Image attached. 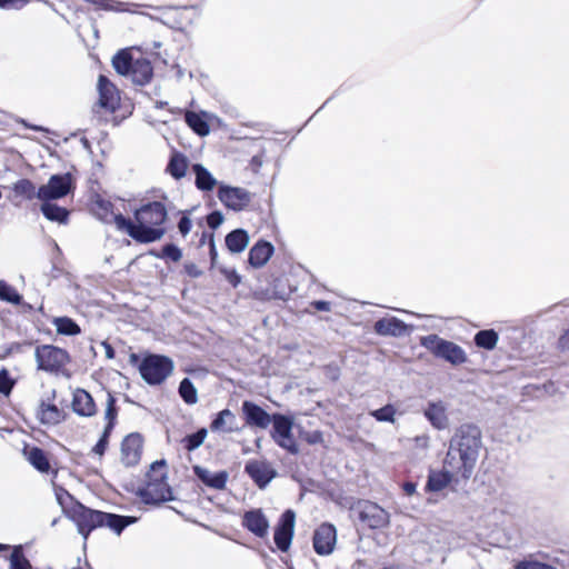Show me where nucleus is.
I'll list each match as a JSON object with an SVG mask.
<instances>
[{"label":"nucleus","instance_id":"c9c22d12","mask_svg":"<svg viewBox=\"0 0 569 569\" xmlns=\"http://www.w3.org/2000/svg\"><path fill=\"white\" fill-rule=\"evenodd\" d=\"M186 122L197 134L201 137H204L210 132L207 121L196 112L188 111L186 113Z\"/></svg>","mask_w":569,"mask_h":569},{"label":"nucleus","instance_id":"1a4fd4ad","mask_svg":"<svg viewBox=\"0 0 569 569\" xmlns=\"http://www.w3.org/2000/svg\"><path fill=\"white\" fill-rule=\"evenodd\" d=\"M271 422L273 423L272 438L278 446L292 455L299 452V448L292 436L293 419L289 416L274 413Z\"/></svg>","mask_w":569,"mask_h":569},{"label":"nucleus","instance_id":"aec40b11","mask_svg":"<svg viewBox=\"0 0 569 569\" xmlns=\"http://www.w3.org/2000/svg\"><path fill=\"white\" fill-rule=\"evenodd\" d=\"M37 418L42 425L57 426L66 420V412L56 405L41 400L37 409Z\"/></svg>","mask_w":569,"mask_h":569},{"label":"nucleus","instance_id":"ddd939ff","mask_svg":"<svg viewBox=\"0 0 569 569\" xmlns=\"http://www.w3.org/2000/svg\"><path fill=\"white\" fill-rule=\"evenodd\" d=\"M97 89L99 92L98 106L107 111L113 112L119 107V91L110 80L100 74L98 78Z\"/></svg>","mask_w":569,"mask_h":569},{"label":"nucleus","instance_id":"680f3d73","mask_svg":"<svg viewBox=\"0 0 569 569\" xmlns=\"http://www.w3.org/2000/svg\"><path fill=\"white\" fill-rule=\"evenodd\" d=\"M109 0H92V2L99 7H102L104 9H112V7L108 6Z\"/></svg>","mask_w":569,"mask_h":569},{"label":"nucleus","instance_id":"e433bc0d","mask_svg":"<svg viewBox=\"0 0 569 569\" xmlns=\"http://www.w3.org/2000/svg\"><path fill=\"white\" fill-rule=\"evenodd\" d=\"M13 191L18 196H22L27 200L38 199V189L29 179H20L13 184Z\"/></svg>","mask_w":569,"mask_h":569},{"label":"nucleus","instance_id":"5fc2aeb1","mask_svg":"<svg viewBox=\"0 0 569 569\" xmlns=\"http://www.w3.org/2000/svg\"><path fill=\"white\" fill-rule=\"evenodd\" d=\"M184 270L192 278H198L202 274V271L193 262H187L184 264Z\"/></svg>","mask_w":569,"mask_h":569},{"label":"nucleus","instance_id":"4468645a","mask_svg":"<svg viewBox=\"0 0 569 569\" xmlns=\"http://www.w3.org/2000/svg\"><path fill=\"white\" fill-rule=\"evenodd\" d=\"M337 531L333 525L322 523L313 535V548L320 556L330 555L336 546Z\"/></svg>","mask_w":569,"mask_h":569},{"label":"nucleus","instance_id":"69168bd1","mask_svg":"<svg viewBox=\"0 0 569 569\" xmlns=\"http://www.w3.org/2000/svg\"><path fill=\"white\" fill-rule=\"evenodd\" d=\"M8 549H9L8 545L0 543V550H8Z\"/></svg>","mask_w":569,"mask_h":569},{"label":"nucleus","instance_id":"b1692460","mask_svg":"<svg viewBox=\"0 0 569 569\" xmlns=\"http://www.w3.org/2000/svg\"><path fill=\"white\" fill-rule=\"evenodd\" d=\"M373 328L380 336L400 337L407 331V325L396 317L379 319Z\"/></svg>","mask_w":569,"mask_h":569},{"label":"nucleus","instance_id":"6ab92c4d","mask_svg":"<svg viewBox=\"0 0 569 569\" xmlns=\"http://www.w3.org/2000/svg\"><path fill=\"white\" fill-rule=\"evenodd\" d=\"M242 525L259 538H263L268 533L269 521L260 509L247 511Z\"/></svg>","mask_w":569,"mask_h":569},{"label":"nucleus","instance_id":"423d86ee","mask_svg":"<svg viewBox=\"0 0 569 569\" xmlns=\"http://www.w3.org/2000/svg\"><path fill=\"white\" fill-rule=\"evenodd\" d=\"M37 369L49 373H58L61 368L70 362L69 353L52 345L38 346L34 350Z\"/></svg>","mask_w":569,"mask_h":569},{"label":"nucleus","instance_id":"de8ad7c7","mask_svg":"<svg viewBox=\"0 0 569 569\" xmlns=\"http://www.w3.org/2000/svg\"><path fill=\"white\" fill-rule=\"evenodd\" d=\"M516 569H557L551 565L537 560H523L517 563Z\"/></svg>","mask_w":569,"mask_h":569},{"label":"nucleus","instance_id":"5701e85b","mask_svg":"<svg viewBox=\"0 0 569 569\" xmlns=\"http://www.w3.org/2000/svg\"><path fill=\"white\" fill-rule=\"evenodd\" d=\"M273 246L268 241H258L249 251L248 261L253 268L263 267L273 253Z\"/></svg>","mask_w":569,"mask_h":569},{"label":"nucleus","instance_id":"49530a36","mask_svg":"<svg viewBox=\"0 0 569 569\" xmlns=\"http://www.w3.org/2000/svg\"><path fill=\"white\" fill-rule=\"evenodd\" d=\"M161 258H168L174 262H178L182 258L181 250L173 243H168L162 248Z\"/></svg>","mask_w":569,"mask_h":569},{"label":"nucleus","instance_id":"f03ea898","mask_svg":"<svg viewBox=\"0 0 569 569\" xmlns=\"http://www.w3.org/2000/svg\"><path fill=\"white\" fill-rule=\"evenodd\" d=\"M481 448V431L475 425H462L452 437L447 452L450 469H460L461 478L469 479Z\"/></svg>","mask_w":569,"mask_h":569},{"label":"nucleus","instance_id":"39448f33","mask_svg":"<svg viewBox=\"0 0 569 569\" xmlns=\"http://www.w3.org/2000/svg\"><path fill=\"white\" fill-rule=\"evenodd\" d=\"M173 361L166 356L149 355L139 366L141 378L149 385H160L173 371Z\"/></svg>","mask_w":569,"mask_h":569},{"label":"nucleus","instance_id":"f3484780","mask_svg":"<svg viewBox=\"0 0 569 569\" xmlns=\"http://www.w3.org/2000/svg\"><path fill=\"white\" fill-rule=\"evenodd\" d=\"M242 412L247 425L251 427L267 429L271 423L272 416L254 402L243 401Z\"/></svg>","mask_w":569,"mask_h":569},{"label":"nucleus","instance_id":"a878e982","mask_svg":"<svg viewBox=\"0 0 569 569\" xmlns=\"http://www.w3.org/2000/svg\"><path fill=\"white\" fill-rule=\"evenodd\" d=\"M41 207L40 210L46 219L58 222L60 224H66L69 220V210L53 203V200H40Z\"/></svg>","mask_w":569,"mask_h":569},{"label":"nucleus","instance_id":"4c0bfd02","mask_svg":"<svg viewBox=\"0 0 569 569\" xmlns=\"http://www.w3.org/2000/svg\"><path fill=\"white\" fill-rule=\"evenodd\" d=\"M57 332L66 336H76L80 333V327L68 317H60L53 320Z\"/></svg>","mask_w":569,"mask_h":569},{"label":"nucleus","instance_id":"7c9ffc66","mask_svg":"<svg viewBox=\"0 0 569 569\" xmlns=\"http://www.w3.org/2000/svg\"><path fill=\"white\" fill-rule=\"evenodd\" d=\"M188 169V158L180 153L173 152L167 166V171L177 180L186 176Z\"/></svg>","mask_w":569,"mask_h":569},{"label":"nucleus","instance_id":"bf43d9fd","mask_svg":"<svg viewBox=\"0 0 569 569\" xmlns=\"http://www.w3.org/2000/svg\"><path fill=\"white\" fill-rule=\"evenodd\" d=\"M23 343H12L8 350L9 353L11 352H20L22 349ZM24 346H31V342H24Z\"/></svg>","mask_w":569,"mask_h":569},{"label":"nucleus","instance_id":"c756f323","mask_svg":"<svg viewBox=\"0 0 569 569\" xmlns=\"http://www.w3.org/2000/svg\"><path fill=\"white\" fill-rule=\"evenodd\" d=\"M236 416L229 410H221L210 425V429L217 432H232L236 427Z\"/></svg>","mask_w":569,"mask_h":569},{"label":"nucleus","instance_id":"393cba45","mask_svg":"<svg viewBox=\"0 0 569 569\" xmlns=\"http://www.w3.org/2000/svg\"><path fill=\"white\" fill-rule=\"evenodd\" d=\"M446 406L442 401L429 402L425 409V416L436 429H445L448 427V417Z\"/></svg>","mask_w":569,"mask_h":569},{"label":"nucleus","instance_id":"603ef678","mask_svg":"<svg viewBox=\"0 0 569 569\" xmlns=\"http://www.w3.org/2000/svg\"><path fill=\"white\" fill-rule=\"evenodd\" d=\"M191 227V220L187 216H183L178 222V229L182 237H186L190 232Z\"/></svg>","mask_w":569,"mask_h":569},{"label":"nucleus","instance_id":"f257e3e1","mask_svg":"<svg viewBox=\"0 0 569 569\" xmlns=\"http://www.w3.org/2000/svg\"><path fill=\"white\" fill-rule=\"evenodd\" d=\"M167 209L162 202L153 201L143 204L134 211V219L137 223H133L129 219L119 214L116 218V226L119 230L126 231L132 239L149 243L160 240L166 230L160 228L167 220Z\"/></svg>","mask_w":569,"mask_h":569},{"label":"nucleus","instance_id":"c85d7f7f","mask_svg":"<svg viewBox=\"0 0 569 569\" xmlns=\"http://www.w3.org/2000/svg\"><path fill=\"white\" fill-rule=\"evenodd\" d=\"M192 170L196 176L194 184L201 191H211L218 183L217 179L201 163H194Z\"/></svg>","mask_w":569,"mask_h":569},{"label":"nucleus","instance_id":"09e8293b","mask_svg":"<svg viewBox=\"0 0 569 569\" xmlns=\"http://www.w3.org/2000/svg\"><path fill=\"white\" fill-rule=\"evenodd\" d=\"M111 432L112 431H107V429H103V432H102L100 439L98 440V442L96 443V446L92 449L94 453H97L99 456H102L104 453Z\"/></svg>","mask_w":569,"mask_h":569},{"label":"nucleus","instance_id":"a18cd8bd","mask_svg":"<svg viewBox=\"0 0 569 569\" xmlns=\"http://www.w3.org/2000/svg\"><path fill=\"white\" fill-rule=\"evenodd\" d=\"M14 386V380L11 379L7 369L0 370V393L9 396Z\"/></svg>","mask_w":569,"mask_h":569},{"label":"nucleus","instance_id":"20e7f679","mask_svg":"<svg viewBox=\"0 0 569 569\" xmlns=\"http://www.w3.org/2000/svg\"><path fill=\"white\" fill-rule=\"evenodd\" d=\"M146 503H160L172 500V491L167 482L166 461H154L147 473V485L139 490Z\"/></svg>","mask_w":569,"mask_h":569},{"label":"nucleus","instance_id":"6e6552de","mask_svg":"<svg viewBox=\"0 0 569 569\" xmlns=\"http://www.w3.org/2000/svg\"><path fill=\"white\" fill-rule=\"evenodd\" d=\"M421 345L431 350L435 356L443 358L452 365H460L466 361V353L458 345L446 341L436 335L422 338Z\"/></svg>","mask_w":569,"mask_h":569},{"label":"nucleus","instance_id":"4be33fe9","mask_svg":"<svg viewBox=\"0 0 569 569\" xmlns=\"http://www.w3.org/2000/svg\"><path fill=\"white\" fill-rule=\"evenodd\" d=\"M194 475L208 487L222 490L226 487L227 480H228V472L227 471H219L217 473H212L207 468H203L201 466H194L193 467Z\"/></svg>","mask_w":569,"mask_h":569},{"label":"nucleus","instance_id":"3c124183","mask_svg":"<svg viewBox=\"0 0 569 569\" xmlns=\"http://www.w3.org/2000/svg\"><path fill=\"white\" fill-rule=\"evenodd\" d=\"M220 272L226 277V279L232 284V287H237L240 281H241V278L240 276L238 274V272L233 269H228L226 267H221L220 268Z\"/></svg>","mask_w":569,"mask_h":569},{"label":"nucleus","instance_id":"a211bd4d","mask_svg":"<svg viewBox=\"0 0 569 569\" xmlns=\"http://www.w3.org/2000/svg\"><path fill=\"white\" fill-rule=\"evenodd\" d=\"M71 408L74 413L81 417H92L97 412L93 398L88 391L81 388L74 390Z\"/></svg>","mask_w":569,"mask_h":569},{"label":"nucleus","instance_id":"ea45409f","mask_svg":"<svg viewBox=\"0 0 569 569\" xmlns=\"http://www.w3.org/2000/svg\"><path fill=\"white\" fill-rule=\"evenodd\" d=\"M207 435L208 430L206 428H200L197 432L187 435L181 442L187 451H193L203 443Z\"/></svg>","mask_w":569,"mask_h":569},{"label":"nucleus","instance_id":"dca6fc26","mask_svg":"<svg viewBox=\"0 0 569 569\" xmlns=\"http://www.w3.org/2000/svg\"><path fill=\"white\" fill-rule=\"evenodd\" d=\"M142 448V438L139 433H130L121 442V461L127 467L139 462Z\"/></svg>","mask_w":569,"mask_h":569},{"label":"nucleus","instance_id":"2f4dec72","mask_svg":"<svg viewBox=\"0 0 569 569\" xmlns=\"http://www.w3.org/2000/svg\"><path fill=\"white\" fill-rule=\"evenodd\" d=\"M27 460L40 472H48L50 470V462L46 452L39 447H32L24 450Z\"/></svg>","mask_w":569,"mask_h":569},{"label":"nucleus","instance_id":"052dcab7","mask_svg":"<svg viewBox=\"0 0 569 569\" xmlns=\"http://www.w3.org/2000/svg\"><path fill=\"white\" fill-rule=\"evenodd\" d=\"M103 345H104V348H106V356H107V358L108 359H112L114 357L113 348L109 343H107V342H104Z\"/></svg>","mask_w":569,"mask_h":569},{"label":"nucleus","instance_id":"864d4df0","mask_svg":"<svg viewBox=\"0 0 569 569\" xmlns=\"http://www.w3.org/2000/svg\"><path fill=\"white\" fill-rule=\"evenodd\" d=\"M209 249H210L211 267H216L217 260H218V252H217V248H216L213 233L209 234Z\"/></svg>","mask_w":569,"mask_h":569},{"label":"nucleus","instance_id":"bb28decb","mask_svg":"<svg viewBox=\"0 0 569 569\" xmlns=\"http://www.w3.org/2000/svg\"><path fill=\"white\" fill-rule=\"evenodd\" d=\"M129 76L136 84L144 86L150 82L153 76V68L148 60L138 59L134 61Z\"/></svg>","mask_w":569,"mask_h":569},{"label":"nucleus","instance_id":"473e14b6","mask_svg":"<svg viewBox=\"0 0 569 569\" xmlns=\"http://www.w3.org/2000/svg\"><path fill=\"white\" fill-rule=\"evenodd\" d=\"M134 61L129 52L126 50L119 51L112 59L114 70L122 76H129Z\"/></svg>","mask_w":569,"mask_h":569},{"label":"nucleus","instance_id":"9d476101","mask_svg":"<svg viewBox=\"0 0 569 569\" xmlns=\"http://www.w3.org/2000/svg\"><path fill=\"white\" fill-rule=\"evenodd\" d=\"M73 189L71 173L52 174L46 184L38 188L39 200H58L68 196Z\"/></svg>","mask_w":569,"mask_h":569},{"label":"nucleus","instance_id":"a19ab883","mask_svg":"<svg viewBox=\"0 0 569 569\" xmlns=\"http://www.w3.org/2000/svg\"><path fill=\"white\" fill-rule=\"evenodd\" d=\"M498 341V335L495 330H481L475 336V342L478 347L493 349Z\"/></svg>","mask_w":569,"mask_h":569},{"label":"nucleus","instance_id":"c03bdc74","mask_svg":"<svg viewBox=\"0 0 569 569\" xmlns=\"http://www.w3.org/2000/svg\"><path fill=\"white\" fill-rule=\"evenodd\" d=\"M396 409L392 405H386L385 407L373 410L370 412L378 421L393 422Z\"/></svg>","mask_w":569,"mask_h":569},{"label":"nucleus","instance_id":"4d7b16f0","mask_svg":"<svg viewBox=\"0 0 569 569\" xmlns=\"http://www.w3.org/2000/svg\"><path fill=\"white\" fill-rule=\"evenodd\" d=\"M312 305L319 311H330L331 309L330 302L323 300L315 301Z\"/></svg>","mask_w":569,"mask_h":569},{"label":"nucleus","instance_id":"7ed1b4c3","mask_svg":"<svg viewBox=\"0 0 569 569\" xmlns=\"http://www.w3.org/2000/svg\"><path fill=\"white\" fill-rule=\"evenodd\" d=\"M72 517L84 539L98 527H108L120 535L127 526L136 521V518L93 510L81 503L74 507Z\"/></svg>","mask_w":569,"mask_h":569},{"label":"nucleus","instance_id":"72a5a7b5","mask_svg":"<svg viewBox=\"0 0 569 569\" xmlns=\"http://www.w3.org/2000/svg\"><path fill=\"white\" fill-rule=\"evenodd\" d=\"M113 204L110 201L99 199L94 202V212L98 216L100 220H102L106 223H114L116 224V218L120 213H114L112 211Z\"/></svg>","mask_w":569,"mask_h":569},{"label":"nucleus","instance_id":"0e129e2a","mask_svg":"<svg viewBox=\"0 0 569 569\" xmlns=\"http://www.w3.org/2000/svg\"><path fill=\"white\" fill-rule=\"evenodd\" d=\"M56 393H57V392H56V390L53 389V390L51 391V397H49V398H48V401L53 400V399L56 398Z\"/></svg>","mask_w":569,"mask_h":569},{"label":"nucleus","instance_id":"8fccbe9b","mask_svg":"<svg viewBox=\"0 0 569 569\" xmlns=\"http://www.w3.org/2000/svg\"><path fill=\"white\" fill-rule=\"evenodd\" d=\"M224 220V217L221 211H212L207 216V223L211 229L219 228Z\"/></svg>","mask_w":569,"mask_h":569},{"label":"nucleus","instance_id":"412c9836","mask_svg":"<svg viewBox=\"0 0 569 569\" xmlns=\"http://www.w3.org/2000/svg\"><path fill=\"white\" fill-rule=\"evenodd\" d=\"M445 470L442 472H431L427 481V490L440 491L455 478L460 476V469H450L445 459Z\"/></svg>","mask_w":569,"mask_h":569},{"label":"nucleus","instance_id":"0eeeda50","mask_svg":"<svg viewBox=\"0 0 569 569\" xmlns=\"http://www.w3.org/2000/svg\"><path fill=\"white\" fill-rule=\"evenodd\" d=\"M352 510L358 513L360 522L369 529H382L390 523L389 512L370 500H358Z\"/></svg>","mask_w":569,"mask_h":569},{"label":"nucleus","instance_id":"6e6d98bb","mask_svg":"<svg viewBox=\"0 0 569 569\" xmlns=\"http://www.w3.org/2000/svg\"><path fill=\"white\" fill-rule=\"evenodd\" d=\"M558 347L561 350L569 349V328L558 339Z\"/></svg>","mask_w":569,"mask_h":569},{"label":"nucleus","instance_id":"2eb2a0df","mask_svg":"<svg viewBox=\"0 0 569 569\" xmlns=\"http://www.w3.org/2000/svg\"><path fill=\"white\" fill-rule=\"evenodd\" d=\"M244 471L261 489L277 476V471L268 462L258 460L248 461Z\"/></svg>","mask_w":569,"mask_h":569},{"label":"nucleus","instance_id":"f704fd0d","mask_svg":"<svg viewBox=\"0 0 569 569\" xmlns=\"http://www.w3.org/2000/svg\"><path fill=\"white\" fill-rule=\"evenodd\" d=\"M0 300L12 305H22V296L3 280H0ZM23 307H27L29 310L32 309V307L27 303H23Z\"/></svg>","mask_w":569,"mask_h":569},{"label":"nucleus","instance_id":"13d9d810","mask_svg":"<svg viewBox=\"0 0 569 569\" xmlns=\"http://www.w3.org/2000/svg\"><path fill=\"white\" fill-rule=\"evenodd\" d=\"M402 488L407 496H412L416 492V483L413 482H405Z\"/></svg>","mask_w":569,"mask_h":569},{"label":"nucleus","instance_id":"e2e57ef3","mask_svg":"<svg viewBox=\"0 0 569 569\" xmlns=\"http://www.w3.org/2000/svg\"><path fill=\"white\" fill-rule=\"evenodd\" d=\"M209 237L206 232L202 233V237L200 239V244H203L206 242V238Z\"/></svg>","mask_w":569,"mask_h":569},{"label":"nucleus","instance_id":"cd10ccee","mask_svg":"<svg viewBox=\"0 0 569 569\" xmlns=\"http://www.w3.org/2000/svg\"><path fill=\"white\" fill-rule=\"evenodd\" d=\"M250 238L244 229H236L226 236V246L232 253L242 252L249 244Z\"/></svg>","mask_w":569,"mask_h":569},{"label":"nucleus","instance_id":"37998d69","mask_svg":"<svg viewBox=\"0 0 569 569\" xmlns=\"http://www.w3.org/2000/svg\"><path fill=\"white\" fill-rule=\"evenodd\" d=\"M10 569H31V563L24 557L20 546L14 547L10 556Z\"/></svg>","mask_w":569,"mask_h":569},{"label":"nucleus","instance_id":"f8f14e48","mask_svg":"<svg viewBox=\"0 0 569 569\" xmlns=\"http://www.w3.org/2000/svg\"><path fill=\"white\" fill-rule=\"evenodd\" d=\"M296 513L288 509L282 515L274 529V543L277 547L286 552L290 548L293 530H295Z\"/></svg>","mask_w":569,"mask_h":569},{"label":"nucleus","instance_id":"9b49d317","mask_svg":"<svg viewBox=\"0 0 569 569\" xmlns=\"http://www.w3.org/2000/svg\"><path fill=\"white\" fill-rule=\"evenodd\" d=\"M219 200L233 211L243 210L252 200V193L244 188L220 184Z\"/></svg>","mask_w":569,"mask_h":569},{"label":"nucleus","instance_id":"58836bf2","mask_svg":"<svg viewBox=\"0 0 569 569\" xmlns=\"http://www.w3.org/2000/svg\"><path fill=\"white\" fill-rule=\"evenodd\" d=\"M179 395L188 405H194L198 401V391L189 378H183L179 385Z\"/></svg>","mask_w":569,"mask_h":569},{"label":"nucleus","instance_id":"79ce46f5","mask_svg":"<svg viewBox=\"0 0 569 569\" xmlns=\"http://www.w3.org/2000/svg\"><path fill=\"white\" fill-rule=\"evenodd\" d=\"M117 415H118V411H117V407H116V399L111 393H108L107 403H106V412H104V418L107 420V425H106L104 429H107V431H112V429L114 427Z\"/></svg>","mask_w":569,"mask_h":569}]
</instances>
